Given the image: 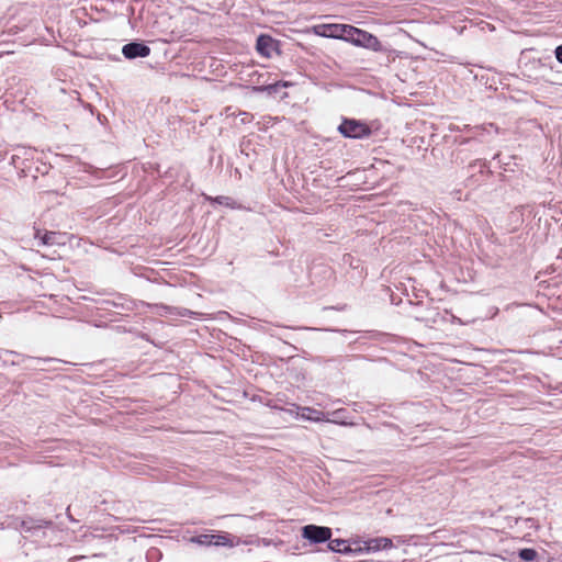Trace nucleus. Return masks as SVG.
<instances>
[{"label":"nucleus","mask_w":562,"mask_h":562,"mask_svg":"<svg viewBox=\"0 0 562 562\" xmlns=\"http://www.w3.org/2000/svg\"><path fill=\"white\" fill-rule=\"evenodd\" d=\"M346 42L373 52L382 50V45L376 36L352 25H349V29L347 30Z\"/></svg>","instance_id":"obj_1"},{"label":"nucleus","mask_w":562,"mask_h":562,"mask_svg":"<svg viewBox=\"0 0 562 562\" xmlns=\"http://www.w3.org/2000/svg\"><path fill=\"white\" fill-rule=\"evenodd\" d=\"M338 131L348 138H363L371 134V130L366 123L353 119H345Z\"/></svg>","instance_id":"obj_2"},{"label":"nucleus","mask_w":562,"mask_h":562,"mask_svg":"<svg viewBox=\"0 0 562 562\" xmlns=\"http://www.w3.org/2000/svg\"><path fill=\"white\" fill-rule=\"evenodd\" d=\"M348 29L349 24H318L314 25L311 32L317 36L346 41Z\"/></svg>","instance_id":"obj_3"},{"label":"nucleus","mask_w":562,"mask_h":562,"mask_svg":"<svg viewBox=\"0 0 562 562\" xmlns=\"http://www.w3.org/2000/svg\"><path fill=\"white\" fill-rule=\"evenodd\" d=\"M191 542L200 546L234 547V538L228 533L199 535L190 539Z\"/></svg>","instance_id":"obj_4"},{"label":"nucleus","mask_w":562,"mask_h":562,"mask_svg":"<svg viewBox=\"0 0 562 562\" xmlns=\"http://www.w3.org/2000/svg\"><path fill=\"white\" fill-rule=\"evenodd\" d=\"M303 538L314 543H322L330 540L331 529L328 527H322L316 525H307L302 529Z\"/></svg>","instance_id":"obj_5"},{"label":"nucleus","mask_w":562,"mask_h":562,"mask_svg":"<svg viewBox=\"0 0 562 562\" xmlns=\"http://www.w3.org/2000/svg\"><path fill=\"white\" fill-rule=\"evenodd\" d=\"M295 409H296V416L304 420H310V422H315V423L334 422V419L328 417V414H325L324 412L317 411L312 407L295 406Z\"/></svg>","instance_id":"obj_6"},{"label":"nucleus","mask_w":562,"mask_h":562,"mask_svg":"<svg viewBox=\"0 0 562 562\" xmlns=\"http://www.w3.org/2000/svg\"><path fill=\"white\" fill-rule=\"evenodd\" d=\"M122 53L125 58L133 59L136 57H147L150 54V48L142 43H128L123 46Z\"/></svg>","instance_id":"obj_7"},{"label":"nucleus","mask_w":562,"mask_h":562,"mask_svg":"<svg viewBox=\"0 0 562 562\" xmlns=\"http://www.w3.org/2000/svg\"><path fill=\"white\" fill-rule=\"evenodd\" d=\"M367 543V553H375L382 550H389L394 547L391 538L387 537H376L366 540Z\"/></svg>","instance_id":"obj_8"},{"label":"nucleus","mask_w":562,"mask_h":562,"mask_svg":"<svg viewBox=\"0 0 562 562\" xmlns=\"http://www.w3.org/2000/svg\"><path fill=\"white\" fill-rule=\"evenodd\" d=\"M257 50L265 57H271L276 50V42L268 35H260L257 40Z\"/></svg>","instance_id":"obj_9"},{"label":"nucleus","mask_w":562,"mask_h":562,"mask_svg":"<svg viewBox=\"0 0 562 562\" xmlns=\"http://www.w3.org/2000/svg\"><path fill=\"white\" fill-rule=\"evenodd\" d=\"M367 543L366 540H353L352 541V554L360 555V554H368L367 553Z\"/></svg>","instance_id":"obj_10"},{"label":"nucleus","mask_w":562,"mask_h":562,"mask_svg":"<svg viewBox=\"0 0 562 562\" xmlns=\"http://www.w3.org/2000/svg\"><path fill=\"white\" fill-rule=\"evenodd\" d=\"M519 557L524 561H533L537 558V552L533 549H522L519 552Z\"/></svg>","instance_id":"obj_11"},{"label":"nucleus","mask_w":562,"mask_h":562,"mask_svg":"<svg viewBox=\"0 0 562 562\" xmlns=\"http://www.w3.org/2000/svg\"><path fill=\"white\" fill-rule=\"evenodd\" d=\"M346 540L342 539H334L329 540L328 548L334 552H339L342 546H345Z\"/></svg>","instance_id":"obj_12"},{"label":"nucleus","mask_w":562,"mask_h":562,"mask_svg":"<svg viewBox=\"0 0 562 562\" xmlns=\"http://www.w3.org/2000/svg\"><path fill=\"white\" fill-rule=\"evenodd\" d=\"M56 237L55 233H46L41 237V241L43 245H50L54 243Z\"/></svg>","instance_id":"obj_13"},{"label":"nucleus","mask_w":562,"mask_h":562,"mask_svg":"<svg viewBox=\"0 0 562 562\" xmlns=\"http://www.w3.org/2000/svg\"><path fill=\"white\" fill-rule=\"evenodd\" d=\"M339 553H346V554H352V543L347 544V541L345 542V546L340 549Z\"/></svg>","instance_id":"obj_14"},{"label":"nucleus","mask_w":562,"mask_h":562,"mask_svg":"<svg viewBox=\"0 0 562 562\" xmlns=\"http://www.w3.org/2000/svg\"><path fill=\"white\" fill-rule=\"evenodd\" d=\"M555 57L560 63H562V45L555 48Z\"/></svg>","instance_id":"obj_15"}]
</instances>
